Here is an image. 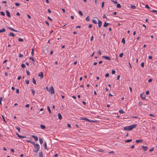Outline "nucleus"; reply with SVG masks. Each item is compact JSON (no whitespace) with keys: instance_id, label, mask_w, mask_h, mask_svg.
I'll return each instance as SVG.
<instances>
[{"instance_id":"obj_30","label":"nucleus","mask_w":157,"mask_h":157,"mask_svg":"<svg viewBox=\"0 0 157 157\" xmlns=\"http://www.w3.org/2000/svg\"><path fill=\"white\" fill-rule=\"evenodd\" d=\"M30 143H31V144H32L34 146H35V145H36V144L35 143L34 141H31Z\"/></svg>"},{"instance_id":"obj_35","label":"nucleus","mask_w":157,"mask_h":157,"mask_svg":"<svg viewBox=\"0 0 157 157\" xmlns=\"http://www.w3.org/2000/svg\"><path fill=\"white\" fill-rule=\"evenodd\" d=\"M122 42L123 44H124L125 43V40H124V38H123L122 39V41H121Z\"/></svg>"},{"instance_id":"obj_2","label":"nucleus","mask_w":157,"mask_h":157,"mask_svg":"<svg viewBox=\"0 0 157 157\" xmlns=\"http://www.w3.org/2000/svg\"><path fill=\"white\" fill-rule=\"evenodd\" d=\"M35 149L33 150L34 152L37 153L38 152L40 149V145L38 144H36L34 146Z\"/></svg>"},{"instance_id":"obj_38","label":"nucleus","mask_w":157,"mask_h":157,"mask_svg":"<svg viewBox=\"0 0 157 157\" xmlns=\"http://www.w3.org/2000/svg\"><path fill=\"white\" fill-rule=\"evenodd\" d=\"M26 72L28 75L29 76L30 75V72L28 70H26Z\"/></svg>"},{"instance_id":"obj_11","label":"nucleus","mask_w":157,"mask_h":157,"mask_svg":"<svg viewBox=\"0 0 157 157\" xmlns=\"http://www.w3.org/2000/svg\"><path fill=\"white\" fill-rule=\"evenodd\" d=\"M6 15H7V16L9 17H11V16H10V13L7 10H6Z\"/></svg>"},{"instance_id":"obj_39","label":"nucleus","mask_w":157,"mask_h":157,"mask_svg":"<svg viewBox=\"0 0 157 157\" xmlns=\"http://www.w3.org/2000/svg\"><path fill=\"white\" fill-rule=\"evenodd\" d=\"M31 54L32 55V56H33L34 54V51H33V49H32V52H31Z\"/></svg>"},{"instance_id":"obj_57","label":"nucleus","mask_w":157,"mask_h":157,"mask_svg":"<svg viewBox=\"0 0 157 157\" xmlns=\"http://www.w3.org/2000/svg\"><path fill=\"white\" fill-rule=\"evenodd\" d=\"M104 2H103L102 3L101 7L103 8L104 6Z\"/></svg>"},{"instance_id":"obj_60","label":"nucleus","mask_w":157,"mask_h":157,"mask_svg":"<svg viewBox=\"0 0 157 157\" xmlns=\"http://www.w3.org/2000/svg\"><path fill=\"white\" fill-rule=\"evenodd\" d=\"M92 27V25L91 24H90L89 25V27L90 28H91Z\"/></svg>"},{"instance_id":"obj_48","label":"nucleus","mask_w":157,"mask_h":157,"mask_svg":"<svg viewBox=\"0 0 157 157\" xmlns=\"http://www.w3.org/2000/svg\"><path fill=\"white\" fill-rule=\"evenodd\" d=\"M111 1L112 2H113L115 4H117V2L116 1H113L112 0H111Z\"/></svg>"},{"instance_id":"obj_64","label":"nucleus","mask_w":157,"mask_h":157,"mask_svg":"<svg viewBox=\"0 0 157 157\" xmlns=\"http://www.w3.org/2000/svg\"><path fill=\"white\" fill-rule=\"evenodd\" d=\"M135 147V146L134 145H132L131 147V149H133Z\"/></svg>"},{"instance_id":"obj_45","label":"nucleus","mask_w":157,"mask_h":157,"mask_svg":"<svg viewBox=\"0 0 157 157\" xmlns=\"http://www.w3.org/2000/svg\"><path fill=\"white\" fill-rule=\"evenodd\" d=\"M98 54L99 55H101V52L100 50H99L98 51Z\"/></svg>"},{"instance_id":"obj_61","label":"nucleus","mask_w":157,"mask_h":157,"mask_svg":"<svg viewBox=\"0 0 157 157\" xmlns=\"http://www.w3.org/2000/svg\"><path fill=\"white\" fill-rule=\"evenodd\" d=\"M21 76H19L17 78V79L18 80H19L21 79Z\"/></svg>"},{"instance_id":"obj_6","label":"nucleus","mask_w":157,"mask_h":157,"mask_svg":"<svg viewBox=\"0 0 157 157\" xmlns=\"http://www.w3.org/2000/svg\"><path fill=\"white\" fill-rule=\"evenodd\" d=\"M17 135L18 137H19L20 138H24L26 137V136H21L19 135L18 133H17Z\"/></svg>"},{"instance_id":"obj_43","label":"nucleus","mask_w":157,"mask_h":157,"mask_svg":"<svg viewBox=\"0 0 157 157\" xmlns=\"http://www.w3.org/2000/svg\"><path fill=\"white\" fill-rule=\"evenodd\" d=\"M2 118L3 119L4 121V122H6V121L3 115H2Z\"/></svg>"},{"instance_id":"obj_9","label":"nucleus","mask_w":157,"mask_h":157,"mask_svg":"<svg viewBox=\"0 0 157 157\" xmlns=\"http://www.w3.org/2000/svg\"><path fill=\"white\" fill-rule=\"evenodd\" d=\"M98 26L99 28H100L102 25V22L101 21L98 20Z\"/></svg>"},{"instance_id":"obj_42","label":"nucleus","mask_w":157,"mask_h":157,"mask_svg":"<svg viewBox=\"0 0 157 157\" xmlns=\"http://www.w3.org/2000/svg\"><path fill=\"white\" fill-rule=\"evenodd\" d=\"M154 147H153L152 148H151V149H150L149 150V152H151L153 151H154Z\"/></svg>"},{"instance_id":"obj_44","label":"nucleus","mask_w":157,"mask_h":157,"mask_svg":"<svg viewBox=\"0 0 157 157\" xmlns=\"http://www.w3.org/2000/svg\"><path fill=\"white\" fill-rule=\"evenodd\" d=\"M123 56V53H120L119 55V57H122Z\"/></svg>"},{"instance_id":"obj_46","label":"nucleus","mask_w":157,"mask_h":157,"mask_svg":"<svg viewBox=\"0 0 157 157\" xmlns=\"http://www.w3.org/2000/svg\"><path fill=\"white\" fill-rule=\"evenodd\" d=\"M23 55L22 54H19L18 55V56L20 57H21V58H22V57H23Z\"/></svg>"},{"instance_id":"obj_63","label":"nucleus","mask_w":157,"mask_h":157,"mask_svg":"<svg viewBox=\"0 0 157 157\" xmlns=\"http://www.w3.org/2000/svg\"><path fill=\"white\" fill-rule=\"evenodd\" d=\"M93 37H93V36H92L90 38V41H91L93 40Z\"/></svg>"},{"instance_id":"obj_15","label":"nucleus","mask_w":157,"mask_h":157,"mask_svg":"<svg viewBox=\"0 0 157 157\" xmlns=\"http://www.w3.org/2000/svg\"><path fill=\"white\" fill-rule=\"evenodd\" d=\"M8 28L9 29L11 30H12V31L15 32H18V31H17V30H15L10 27H8Z\"/></svg>"},{"instance_id":"obj_50","label":"nucleus","mask_w":157,"mask_h":157,"mask_svg":"<svg viewBox=\"0 0 157 157\" xmlns=\"http://www.w3.org/2000/svg\"><path fill=\"white\" fill-rule=\"evenodd\" d=\"M18 40L19 41H23V39L20 38H19L18 39Z\"/></svg>"},{"instance_id":"obj_27","label":"nucleus","mask_w":157,"mask_h":157,"mask_svg":"<svg viewBox=\"0 0 157 157\" xmlns=\"http://www.w3.org/2000/svg\"><path fill=\"white\" fill-rule=\"evenodd\" d=\"M44 148L45 149H47V143H46V142H45L44 143Z\"/></svg>"},{"instance_id":"obj_23","label":"nucleus","mask_w":157,"mask_h":157,"mask_svg":"<svg viewBox=\"0 0 157 157\" xmlns=\"http://www.w3.org/2000/svg\"><path fill=\"white\" fill-rule=\"evenodd\" d=\"M119 112L121 114H124V112L123 110V109L119 110Z\"/></svg>"},{"instance_id":"obj_24","label":"nucleus","mask_w":157,"mask_h":157,"mask_svg":"<svg viewBox=\"0 0 157 157\" xmlns=\"http://www.w3.org/2000/svg\"><path fill=\"white\" fill-rule=\"evenodd\" d=\"M32 82H33V83L34 84H36V80L35 79V78H32Z\"/></svg>"},{"instance_id":"obj_21","label":"nucleus","mask_w":157,"mask_h":157,"mask_svg":"<svg viewBox=\"0 0 157 157\" xmlns=\"http://www.w3.org/2000/svg\"><path fill=\"white\" fill-rule=\"evenodd\" d=\"M6 29L5 28H3L2 29L0 30V33L4 32L6 31Z\"/></svg>"},{"instance_id":"obj_52","label":"nucleus","mask_w":157,"mask_h":157,"mask_svg":"<svg viewBox=\"0 0 157 157\" xmlns=\"http://www.w3.org/2000/svg\"><path fill=\"white\" fill-rule=\"evenodd\" d=\"M115 73V71L114 70H112V74H114Z\"/></svg>"},{"instance_id":"obj_14","label":"nucleus","mask_w":157,"mask_h":157,"mask_svg":"<svg viewBox=\"0 0 157 157\" xmlns=\"http://www.w3.org/2000/svg\"><path fill=\"white\" fill-rule=\"evenodd\" d=\"M109 25V24L108 23H107L106 21H105L104 24L103 26L105 27H106L108 26Z\"/></svg>"},{"instance_id":"obj_37","label":"nucleus","mask_w":157,"mask_h":157,"mask_svg":"<svg viewBox=\"0 0 157 157\" xmlns=\"http://www.w3.org/2000/svg\"><path fill=\"white\" fill-rule=\"evenodd\" d=\"M78 13L80 15H81V16H82L83 13H82V12L81 11L79 10Z\"/></svg>"},{"instance_id":"obj_32","label":"nucleus","mask_w":157,"mask_h":157,"mask_svg":"<svg viewBox=\"0 0 157 157\" xmlns=\"http://www.w3.org/2000/svg\"><path fill=\"white\" fill-rule=\"evenodd\" d=\"M92 21L95 24H97V21L96 20L93 19L92 20Z\"/></svg>"},{"instance_id":"obj_17","label":"nucleus","mask_w":157,"mask_h":157,"mask_svg":"<svg viewBox=\"0 0 157 157\" xmlns=\"http://www.w3.org/2000/svg\"><path fill=\"white\" fill-rule=\"evenodd\" d=\"M143 142L142 140H137L136 141V143H138L139 142L140 143H142Z\"/></svg>"},{"instance_id":"obj_36","label":"nucleus","mask_w":157,"mask_h":157,"mask_svg":"<svg viewBox=\"0 0 157 157\" xmlns=\"http://www.w3.org/2000/svg\"><path fill=\"white\" fill-rule=\"evenodd\" d=\"M0 13L3 16H4L5 15V13L2 11L0 12Z\"/></svg>"},{"instance_id":"obj_8","label":"nucleus","mask_w":157,"mask_h":157,"mask_svg":"<svg viewBox=\"0 0 157 157\" xmlns=\"http://www.w3.org/2000/svg\"><path fill=\"white\" fill-rule=\"evenodd\" d=\"M142 147L143 149V150L145 151H147L148 148V147H147V146H142Z\"/></svg>"},{"instance_id":"obj_19","label":"nucleus","mask_w":157,"mask_h":157,"mask_svg":"<svg viewBox=\"0 0 157 157\" xmlns=\"http://www.w3.org/2000/svg\"><path fill=\"white\" fill-rule=\"evenodd\" d=\"M39 156L40 157H43V155L42 151H41L39 153Z\"/></svg>"},{"instance_id":"obj_40","label":"nucleus","mask_w":157,"mask_h":157,"mask_svg":"<svg viewBox=\"0 0 157 157\" xmlns=\"http://www.w3.org/2000/svg\"><path fill=\"white\" fill-rule=\"evenodd\" d=\"M15 4L16 6H19L20 5V3H17V2H16L15 3Z\"/></svg>"},{"instance_id":"obj_56","label":"nucleus","mask_w":157,"mask_h":157,"mask_svg":"<svg viewBox=\"0 0 157 157\" xmlns=\"http://www.w3.org/2000/svg\"><path fill=\"white\" fill-rule=\"evenodd\" d=\"M152 81V78L149 79L148 80V82H151Z\"/></svg>"},{"instance_id":"obj_7","label":"nucleus","mask_w":157,"mask_h":157,"mask_svg":"<svg viewBox=\"0 0 157 157\" xmlns=\"http://www.w3.org/2000/svg\"><path fill=\"white\" fill-rule=\"evenodd\" d=\"M38 76L40 77L41 78H43L44 77L43 73L42 72L40 73L38 75Z\"/></svg>"},{"instance_id":"obj_25","label":"nucleus","mask_w":157,"mask_h":157,"mask_svg":"<svg viewBox=\"0 0 157 157\" xmlns=\"http://www.w3.org/2000/svg\"><path fill=\"white\" fill-rule=\"evenodd\" d=\"M131 8L132 9H134L136 8V7L133 5H131Z\"/></svg>"},{"instance_id":"obj_1","label":"nucleus","mask_w":157,"mask_h":157,"mask_svg":"<svg viewBox=\"0 0 157 157\" xmlns=\"http://www.w3.org/2000/svg\"><path fill=\"white\" fill-rule=\"evenodd\" d=\"M136 124H134L130 126H127L124 127V129L126 131H131L133 129L136 128Z\"/></svg>"},{"instance_id":"obj_31","label":"nucleus","mask_w":157,"mask_h":157,"mask_svg":"<svg viewBox=\"0 0 157 157\" xmlns=\"http://www.w3.org/2000/svg\"><path fill=\"white\" fill-rule=\"evenodd\" d=\"M47 109H48V110L49 112V113H51V110H50V109L49 107V106H47Z\"/></svg>"},{"instance_id":"obj_51","label":"nucleus","mask_w":157,"mask_h":157,"mask_svg":"<svg viewBox=\"0 0 157 157\" xmlns=\"http://www.w3.org/2000/svg\"><path fill=\"white\" fill-rule=\"evenodd\" d=\"M141 66L143 67H144V62H142L141 63Z\"/></svg>"},{"instance_id":"obj_12","label":"nucleus","mask_w":157,"mask_h":157,"mask_svg":"<svg viewBox=\"0 0 157 157\" xmlns=\"http://www.w3.org/2000/svg\"><path fill=\"white\" fill-rule=\"evenodd\" d=\"M103 58H105V59H108L109 60H110V58L109 56H102Z\"/></svg>"},{"instance_id":"obj_20","label":"nucleus","mask_w":157,"mask_h":157,"mask_svg":"<svg viewBox=\"0 0 157 157\" xmlns=\"http://www.w3.org/2000/svg\"><path fill=\"white\" fill-rule=\"evenodd\" d=\"M40 127L42 129H45L46 128L45 126L44 125L42 124H41L40 125Z\"/></svg>"},{"instance_id":"obj_26","label":"nucleus","mask_w":157,"mask_h":157,"mask_svg":"<svg viewBox=\"0 0 157 157\" xmlns=\"http://www.w3.org/2000/svg\"><path fill=\"white\" fill-rule=\"evenodd\" d=\"M39 141L41 144H42L43 143V140L41 138H39Z\"/></svg>"},{"instance_id":"obj_58","label":"nucleus","mask_w":157,"mask_h":157,"mask_svg":"<svg viewBox=\"0 0 157 157\" xmlns=\"http://www.w3.org/2000/svg\"><path fill=\"white\" fill-rule=\"evenodd\" d=\"M139 106H140L141 105H142V103L141 102H139Z\"/></svg>"},{"instance_id":"obj_49","label":"nucleus","mask_w":157,"mask_h":157,"mask_svg":"<svg viewBox=\"0 0 157 157\" xmlns=\"http://www.w3.org/2000/svg\"><path fill=\"white\" fill-rule=\"evenodd\" d=\"M109 76V74L108 73L106 74L105 75V77H108Z\"/></svg>"},{"instance_id":"obj_41","label":"nucleus","mask_w":157,"mask_h":157,"mask_svg":"<svg viewBox=\"0 0 157 157\" xmlns=\"http://www.w3.org/2000/svg\"><path fill=\"white\" fill-rule=\"evenodd\" d=\"M145 8H147L148 9H150V7H149V6L147 5H146L145 6Z\"/></svg>"},{"instance_id":"obj_10","label":"nucleus","mask_w":157,"mask_h":157,"mask_svg":"<svg viewBox=\"0 0 157 157\" xmlns=\"http://www.w3.org/2000/svg\"><path fill=\"white\" fill-rule=\"evenodd\" d=\"M31 137L34 138L35 139V141H36L38 140V138L35 136L32 135L31 136Z\"/></svg>"},{"instance_id":"obj_53","label":"nucleus","mask_w":157,"mask_h":157,"mask_svg":"<svg viewBox=\"0 0 157 157\" xmlns=\"http://www.w3.org/2000/svg\"><path fill=\"white\" fill-rule=\"evenodd\" d=\"M16 128L18 131L19 132H20V128L19 127H16Z\"/></svg>"},{"instance_id":"obj_18","label":"nucleus","mask_w":157,"mask_h":157,"mask_svg":"<svg viewBox=\"0 0 157 157\" xmlns=\"http://www.w3.org/2000/svg\"><path fill=\"white\" fill-rule=\"evenodd\" d=\"M29 59L30 60H32L34 62V63H33V65H34V63L35 62V61L33 57H29Z\"/></svg>"},{"instance_id":"obj_59","label":"nucleus","mask_w":157,"mask_h":157,"mask_svg":"<svg viewBox=\"0 0 157 157\" xmlns=\"http://www.w3.org/2000/svg\"><path fill=\"white\" fill-rule=\"evenodd\" d=\"M149 94V91H147L146 92V94L147 95L148 94Z\"/></svg>"},{"instance_id":"obj_34","label":"nucleus","mask_w":157,"mask_h":157,"mask_svg":"<svg viewBox=\"0 0 157 157\" xmlns=\"http://www.w3.org/2000/svg\"><path fill=\"white\" fill-rule=\"evenodd\" d=\"M117 6L118 8H120L121 7V6L120 4H117Z\"/></svg>"},{"instance_id":"obj_16","label":"nucleus","mask_w":157,"mask_h":157,"mask_svg":"<svg viewBox=\"0 0 157 157\" xmlns=\"http://www.w3.org/2000/svg\"><path fill=\"white\" fill-rule=\"evenodd\" d=\"M9 36L14 37L15 36V35L13 33H10L9 34Z\"/></svg>"},{"instance_id":"obj_28","label":"nucleus","mask_w":157,"mask_h":157,"mask_svg":"<svg viewBox=\"0 0 157 157\" xmlns=\"http://www.w3.org/2000/svg\"><path fill=\"white\" fill-rule=\"evenodd\" d=\"M86 20L87 21H89L90 20V17L89 16H88L86 18Z\"/></svg>"},{"instance_id":"obj_5","label":"nucleus","mask_w":157,"mask_h":157,"mask_svg":"<svg viewBox=\"0 0 157 157\" xmlns=\"http://www.w3.org/2000/svg\"><path fill=\"white\" fill-rule=\"evenodd\" d=\"M140 97L142 100H145L146 99L145 95H144V93L140 94Z\"/></svg>"},{"instance_id":"obj_29","label":"nucleus","mask_w":157,"mask_h":157,"mask_svg":"<svg viewBox=\"0 0 157 157\" xmlns=\"http://www.w3.org/2000/svg\"><path fill=\"white\" fill-rule=\"evenodd\" d=\"M31 90L32 91V92L33 94V96H34L35 93V91L33 89H31Z\"/></svg>"},{"instance_id":"obj_62","label":"nucleus","mask_w":157,"mask_h":157,"mask_svg":"<svg viewBox=\"0 0 157 157\" xmlns=\"http://www.w3.org/2000/svg\"><path fill=\"white\" fill-rule=\"evenodd\" d=\"M103 18H107L106 15H105V14H104L103 15Z\"/></svg>"},{"instance_id":"obj_33","label":"nucleus","mask_w":157,"mask_h":157,"mask_svg":"<svg viewBox=\"0 0 157 157\" xmlns=\"http://www.w3.org/2000/svg\"><path fill=\"white\" fill-rule=\"evenodd\" d=\"M21 67H22V68H25V64H23V63H22L21 64Z\"/></svg>"},{"instance_id":"obj_13","label":"nucleus","mask_w":157,"mask_h":157,"mask_svg":"<svg viewBox=\"0 0 157 157\" xmlns=\"http://www.w3.org/2000/svg\"><path fill=\"white\" fill-rule=\"evenodd\" d=\"M59 119L60 120H61L62 119V116L61 114L60 113H58V114Z\"/></svg>"},{"instance_id":"obj_3","label":"nucleus","mask_w":157,"mask_h":157,"mask_svg":"<svg viewBox=\"0 0 157 157\" xmlns=\"http://www.w3.org/2000/svg\"><path fill=\"white\" fill-rule=\"evenodd\" d=\"M50 90H49L51 94H54V90L53 87L52 86L50 87Z\"/></svg>"},{"instance_id":"obj_55","label":"nucleus","mask_w":157,"mask_h":157,"mask_svg":"<svg viewBox=\"0 0 157 157\" xmlns=\"http://www.w3.org/2000/svg\"><path fill=\"white\" fill-rule=\"evenodd\" d=\"M150 11L152 12H155L157 13V11L156 10H151Z\"/></svg>"},{"instance_id":"obj_22","label":"nucleus","mask_w":157,"mask_h":157,"mask_svg":"<svg viewBox=\"0 0 157 157\" xmlns=\"http://www.w3.org/2000/svg\"><path fill=\"white\" fill-rule=\"evenodd\" d=\"M132 141V140L131 139L127 140L125 141V142L126 143H128Z\"/></svg>"},{"instance_id":"obj_4","label":"nucleus","mask_w":157,"mask_h":157,"mask_svg":"<svg viewBox=\"0 0 157 157\" xmlns=\"http://www.w3.org/2000/svg\"><path fill=\"white\" fill-rule=\"evenodd\" d=\"M81 120H84L86 121L90 122V120L85 117H80V118Z\"/></svg>"},{"instance_id":"obj_54","label":"nucleus","mask_w":157,"mask_h":157,"mask_svg":"<svg viewBox=\"0 0 157 157\" xmlns=\"http://www.w3.org/2000/svg\"><path fill=\"white\" fill-rule=\"evenodd\" d=\"M16 92L18 94H19V90L18 89H17L16 90Z\"/></svg>"},{"instance_id":"obj_47","label":"nucleus","mask_w":157,"mask_h":157,"mask_svg":"<svg viewBox=\"0 0 157 157\" xmlns=\"http://www.w3.org/2000/svg\"><path fill=\"white\" fill-rule=\"evenodd\" d=\"M25 81V83L27 84H29V80H26Z\"/></svg>"}]
</instances>
